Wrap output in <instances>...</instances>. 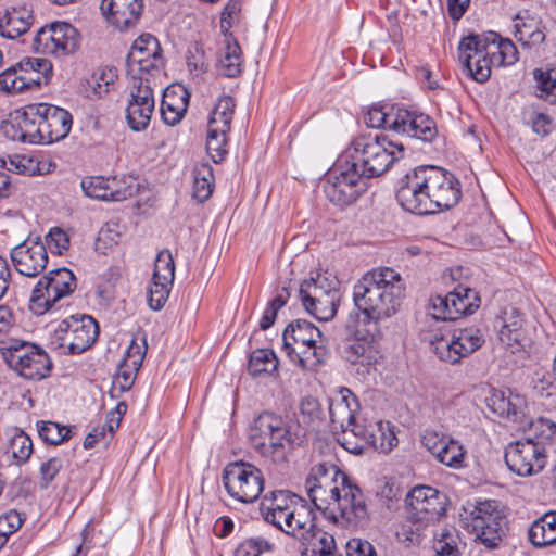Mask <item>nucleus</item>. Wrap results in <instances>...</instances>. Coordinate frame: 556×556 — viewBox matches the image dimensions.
Masks as SVG:
<instances>
[{"label": "nucleus", "instance_id": "nucleus-1", "mask_svg": "<svg viewBox=\"0 0 556 556\" xmlns=\"http://www.w3.org/2000/svg\"><path fill=\"white\" fill-rule=\"evenodd\" d=\"M404 286L401 275L390 267L366 273L353 287V302L361 315L350 345V365L356 374H370L380 357V321L392 317L400 306Z\"/></svg>", "mask_w": 556, "mask_h": 556}, {"label": "nucleus", "instance_id": "nucleus-2", "mask_svg": "<svg viewBox=\"0 0 556 556\" xmlns=\"http://www.w3.org/2000/svg\"><path fill=\"white\" fill-rule=\"evenodd\" d=\"M260 511L263 519L289 536L300 541L306 552L319 543L320 534H328L316 527L315 513L302 497L285 490L274 491L265 496Z\"/></svg>", "mask_w": 556, "mask_h": 556}, {"label": "nucleus", "instance_id": "nucleus-3", "mask_svg": "<svg viewBox=\"0 0 556 556\" xmlns=\"http://www.w3.org/2000/svg\"><path fill=\"white\" fill-rule=\"evenodd\" d=\"M458 60L468 75L478 83L486 81L493 66L513 65L518 60L516 46L496 33L469 35L458 45Z\"/></svg>", "mask_w": 556, "mask_h": 556}, {"label": "nucleus", "instance_id": "nucleus-4", "mask_svg": "<svg viewBox=\"0 0 556 556\" xmlns=\"http://www.w3.org/2000/svg\"><path fill=\"white\" fill-rule=\"evenodd\" d=\"M348 485V475L336 465L319 463L311 468L305 480L306 494L324 518L336 527L344 529L348 525L346 494L340 495L341 488Z\"/></svg>", "mask_w": 556, "mask_h": 556}, {"label": "nucleus", "instance_id": "nucleus-5", "mask_svg": "<svg viewBox=\"0 0 556 556\" xmlns=\"http://www.w3.org/2000/svg\"><path fill=\"white\" fill-rule=\"evenodd\" d=\"M488 407L496 415L518 426L523 431V439L544 448L549 454L556 445V422L552 419L539 417L528 420V405L526 397L510 390H492L486 399Z\"/></svg>", "mask_w": 556, "mask_h": 556}, {"label": "nucleus", "instance_id": "nucleus-6", "mask_svg": "<svg viewBox=\"0 0 556 556\" xmlns=\"http://www.w3.org/2000/svg\"><path fill=\"white\" fill-rule=\"evenodd\" d=\"M403 146L386 136L364 134L350 143V168L357 176L374 178L386 173L403 156Z\"/></svg>", "mask_w": 556, "mask_h": 556}, {"label": "nucleus", "instance_id": "nucleus-7", "mask_svg": "<svg viewBox=\"0 0 556 556\" xmlns=\"http://www.w3.org/2000/svg\"><path fill=\"white\" fill-rule=\"evenodd\" d=\"M250 439L254 450L276 465L288 462L299 440L281 417L267 412L255 419Z\"/></svg>", "mask_w": 556, "mask_h": 556}, {"label": "nucleus", "instance_id": "nucleus-8", "mask_svg": "<svg viewBox=\"0 0 556 556\" xmlns=\"http://www.w3.org/2000/svg\"><path fill=\"white\" fill-rule=\"evenodd\" d=\"M462 525L473 535L475 542L485 548L495 549L502 544L508 531L507 509L494 500L477 502L465 508Z\"/></svg>", "mask_w": 556, "mask_h": 556}, {"label": "nucleus", "instance_id": "nucleus-9", "mask_svg": "<svg viewBox=\"0 0 556 556\" xmlns=\"http://www.w3.org/2000/svg\"><path fill=\"white\" fill-rule=\"evenodd\" d=\"M433 353L448 364H457L477 351L484 342L478 328H465L452 331L447 326H432L424 332Z\"/></svg>", "mask_w": 556, "mask_h": 556}, {"label": "nucleus", "instance_id": "nucleus-10", "mask_svg": "<svg viewBox=\"0 0 556 556\" xmlns=\"http://www.w3.org/2000/svg\"><path fill=\"white\" fill-rule=\"evenodd\" d=\"M355 408L350 406V432L359 440L353 444L350 441V454L361 455L369 450H379L389 453L399 443L394 426L389 421H369L366 414L361 410L357 397L350 391Z\"/></svg>", "mask_w": 556, "mask_h": 556}, {"label": "nucleus", "instance_id": "nucleus-11", "mask_svg": "<svg viewBox=\"0 0 556 556\" xmlns=\"http://www.w3.org/2000/svg\"><path fill=\"white\" fill-rule=\"evenodd\" d=\"M339 286L338 278L327 271L305 279L299 293L306 312L321 321L333 318L340 300Z\"/></svg>", "mask_w": 556, "mask_h": 556}, {"label": "nucleus", "instance_id": "nucleus-12", "mask_svg": "<svg viewBox=\"0 0 556 556\" xmlns=\"http://www.w3.org/2000/svg\"><path fill=\"white\" fill-rule=\"evenodd\" d=\"M0 350L8 366L24 379L38 381L51 371L50 357L35 344L9 340L2 342Z\"/></svg>", "mask_w": 556, "mask_h": 556}, {"label": "nucleus", "instance_id": "nucleus-13", "mask_svg": "<svg viewBox=\"0 0 556 556\" xmlns=\"http://www.w3.org/2000/svg\"><path fill=\"white\" fill-rule=\"evenodd\" d=\"M53 74V65L45 58H25L16 65L0 73V91L16 94L47 85Z\"/></svg>", "mask_w": 556, "mask_h": 556}, {"label": "nucleus", "instance_id": "nucleus-14", "mask_svg": "<svg viewBox=\"0 0 556 556\" xmlns=\"http://www.w3.org/2000/svg\"><path fill=\"white\" fill-rule=\"evenodd\" d=\"M223 483L230 497L240 503H253L264 490V477L254 465L233 462L223 470Z\"/></svg>", "mask_w": 556, "mask_h": 556}, {"label": "nucleus", "instance_id": "nucleus-15", "mask_svg": "<svg viewBox=\"0 0 556 556\" xmlns=\"http://www.w3.org/2000/svg\"><path fill=\"white\" fill-rule=\"evenodd\" d=\"M76 288L72 270L62 267L49 271L35 286L29 308L36 315L47 313L59 300L70 295Z\"/></svg>", "mask_w": 556, "mask_h": 556}, {"label": "nucleus", "instance_id": "nucleus-16", "mask_svg": "<svg viewBox=\"0 0 556 556\" xmlns=\"http://www.w3.org/2000/svg\"><path fill=\"white\" fill-rule=\"evenodd\" d=\"M99 334L97 321L89 315H72L62 320L54 331L58 346L64 353L80 354L91 348Z\"/></svg>", "mask_w": 556, "mask_h": 556}, {"label": "nucleus", "instance_id": "nucleus-17", "mask_svg": "<svg viewBox=\"0 0 556 556\" xmlns=\"http://www.w3.org/2000/svg\"><path fill=\"white\" fill-rule=\"evenodd\" d=\"M419 172L427 197L431 201V214L457 204L462 191L453 174L437 166H419Z\"/></svg>", "mask_w": 556, "mask_h": 556}, {"label": "nucleus", "instance_id": "nucleus-18", "mask_svg": "<svg viewBox=\"0 0 556 556\" xmlns=\"http://www.w3.org/2000/svg\"><path fill=\"white\" fill-rule=\"evenodd\" d=\"M480 306L478 293L459 285L445 296L435 295L430 299V314L439 321L456 320L471 315Z\"/></svg>", "mask_w": 556, "mask_h": 556}, {"label": "nucleus", "instance_id": "nucleus-19", "mask_svg": "<svg viewBox=\"0 0 556 556\" xmlns=\"http://www.w3.org/2000/svg\"><path fill=\"white\" fill-rule=\"evenodd\" d=\"M79 45L77 30L68 23L56 22L41 27L34 38L38 53L63 56L73 53Z\"/></svg>", "mask_w": 556, "mask_h": 556}, {"label": "nucleus", "instance_id": "nucleus-20", "mask_svg": "<svg viewBox=\"0 0 556 556\" xmlns=\"http://www.w3.org/2000/svg\"><path fill=\"white\" fill-rule=\"evenodd\" d=\"M547 457L548 455L544 453L543 447L540 448L523 438L509 443L505 448L507 467L520 477H529L541 472L546 466Z\"/></svg>", "mask_w": 556, "mask_h": 556}, {"label": "nucleus", "instance_id": "nucleus-21", "mask_svg": "<svg viewBox=\"0 0 556 556\" xmlns=\"http://www.w3.org/2000/svg\"><path fill=\"white\" fill-rule=\"evenodd\" d=\"M126 65L134 79L143 77L144 74H150L153 71H160L163 58L157 39L149 34L137 38L127 55Z\"/></svg>", "mask_w": 556, "mask_h": 556}, {"label": "nucleus", "instance_id": "nucleus-22", "mask_svg": "<svg viewBox=\"0 0 556 556\" xmlns=\"http://www.w3.org/2000/svg\"><path fill=\"white\" fill-rule=\"evenodd\" d=\"M130 91L126 108V121L134 131H142L150 125L155 108V98L148 78L138 77Z\"/></svg>", "mask_w": 556, "mask_h": 556}, {"label": "nucleus", "instance_id": "nucleus-23", "mask_svg": "<svg viewBox=\"0 0 556 556\" xmlns=\"http://www.w3.org/2000/svg\"><path fill=\"white\" fill-rule=\"evenodd\" d=\"M408 518L418 523L438 520L444 513L443 502L438 490L428 485H417L405 498Z\"/></svg>", "mask_w": 556, "mask_h": 556}, {"label": "nucleus", "instance_id": "nucleus-24", "mask_svg": "<svg viewBox=\"0 0 556 556\" xmlns=\"http://www.w3.org/2000/svg\"><path fill=\"white\" fill-rule=\"evenodd\" d=\"M396 200L403 210L417 214H431V201L422 185L419 167L409 170L399 182Z\"/></svg>", "mask_w": 556, "mask_h": 556}, {"label": "nucleus", "instance_id": "nucleus-25", "mask_svg": "<svg viewBox=\"0 0 556 556\" xmlns=\"http://www.w3.org/2000/svg\"><path fill=\"white\" fill-rule=\"evenodd\" d=\"M497 338L502 346L515 354L525 350L527 345L523 320L519 311L513 306L504 307L494 320Z\"/></svg>", "mask_w": 556, "mask_h": 556}, {"label": "nucleus", "instance_id": "nucleus-26", "mask_svg": "<svg viewBox=\"0 0 556 556\" xmlns=\"http://www.w3.org/2000/svg\"><path fill=\"white\" fill-rule=\"evenodd\" d=\"M11 261L21 275L36 277L48 264L46 245L39 240L27 238L12 249Z\"/></svg>", "mask_w": 556, "mask_h": 556}, {"label": "nucleus", "instance_id": "nucleus-27", "mask_svg": "<svg viewBox=\"0 0 556 556\" xmlns=\"http://www.w3.org/2000/svg\"><path fill=\"white\" fill-rule=\"evenodd\" d=\"M100 9L110 25L126 30L138 23L143 0H102Z\"/></svg>", "mask_w": 556, "mask_h": 556}, {"label": "nucleus", "instance_id": "nucleus-28", "mask_svg": "<svg viewBox=\"0 0 556 556\" xmlns=\"http://www.w3.org/2000/svg\"><path fill=\"white\" fill-rule=\"evenodd\" d=\"M45 143L59 141L72 127V115L64 109L47 103L37 104Z\"/></svg>", "mask_w": 556, "mask_h": 556}, {"label": "nucleus", "instance_id": "nucleus-29", "mask_svg": "<svg viewBox=\"0 0 556 556\" xmlns=\"http://www.w3.org/2000/svg\"><path fill=\"white\" fill-rule=\"evenodd\" d=\"M190 93L179 84L168 86L162 97L161 115L165 124L174 126L180 123L189 105Z\"/></svg>", "mask_w": 556, "mask_h": 556}, {"label": "nucleus", "instance_id": "nucleus-30", "mask_svg": "<svg viewBox=\"0 0 556 556\" xmlns=\"http://www.w3.org/2000/svg\"><path fill=\"white\" fill-rule=\"evenodd\" d=\"M33 22V10L27 4L7 8L0 14V35L8 39H16L28 31Z\"/></svg>", "mask_w": 556, "mask_h": 556}, {"label": "nucleus", "instance_id": "nucleus-31", "mask_svg": "<svg viewBox=\"0 0 556 556\" xmlns=\"http://www.w3.org/2000/svg\"><path fill=\"white\" fill-rule=\"evenodd\" d=\"M321 338L320 330L307 320L299 319L291 323L285 330L282 340L283 349L290 351L305 346H313Z\"/></svg>", "mask_w": 556, "mask_h": 556}, {"label": "nucleus", "instance_id": "nucleus-32", "mask_svg": "<svg viewBox=\"0 0 556 556\" xmlns=\"http://www.w3.org/2000/svg\"><path fill=\"white\" fill-rule=\"evenodd\" d=\"M528 539L534 547L556 543V511H548L535 519L528 529Z\"/></svg>", "mask_w": 556, "mask_h": 556}, {"label": "nucleus", "instance_id": "nucleus-33", "mask_svg": "<svg viewBox=\"0 0 556 556\" xmlns=\"http://www.w3.org/2000/svg\"><path fill=\"white\" fill-rule=\"evenodd\" d=\"M217 67L219 73L226 77H237L240 75L242 71V51L233 37H225Z\"/></svg>", "mask_w": 556, "mask_h": 556}, {"label": "nucleus", "instance_id": "nucleus-34", "mask_svg": "<svg viewBox=\"0 0 556 556\" xmlns=\"http://www.w3.org/2000/svg\"><path fill=\"white\" fill-rule=\"evenodd\" d=\"M117 79V72L114 67H100L96 70L86 80L84 86L85 96L89 99H100L105 96L110 87Z\"/></svg>", "mask_w": 556, "mask_h": 556}, {"label": "nucleus", "instance_id": "nucleus-35", "mask_svg": "<svg viewBox=\"0 0 556 556\" xmlns=\"http://www.w3.org/2000/svg\"><path fill=\"white\" fill-rule=\"evenodd\" d=\"M409 119L410 122H408L404 132L405 136L428 142L432 141L437 137V125L427 114L410 109Z\"/></svg>", "mask_w": 556, "mask_h": 556}, {"label": "nucleus", "instance_id": "nucleus-36", "mask_svg": "<svg viewBox=\"0 0 556 556\" xmlns=\"http://www.w3.org/2000/svg\"><path fill=\"white\" fill-rule=\"evenodd\" d=\"M514 35L520 43L528 47L542 43L545 39L538 21L529 16L517 15L514 18Z\"/></svg>", "mask_w": 556, "mask_h": 556}, {"label": "nucleus", "instance_id": "nucleus-37", "mask_svg": "<svg viewBox=\"0 0 556 556\" xmlns=\"http://www.w3.org/2000/svg\"><path fill=\"white\" fill-rule=\"evenodd\" d=\"M466 455L464 445L448 435L434 459L448 468L462 469L466 467Z\"/></svg>", "mask_w": 556, "mask_h": 556}, {"label": "nucleus", "instance_id": "nucleus-38", "mask_svg": "<svg viewBox=\"0 0 556 556\" xmlns=\"http://www.w3.org/2000/svg\"><path fill=\"white\" fill-rule=\"evenodd\" d=\"M348 173L345 170L337 173V167L332 168L328 174L327 184L324 187L326 197L330 202L344 208L348 205Z\"/></svg>", "mask_w": 556, "mask_h": 556}, {"label": "nucleus", "instance_id": "nucleus-39", "mask_svg": "<svg viewBox=\"0 0 556 556\" xmlns=\"http://www.w3.org/2000/svg\"><path fill=\"white\" fill-rule=\"evenodd\" d=\"M235 112V101L229 96L218 98L214 109L210 115L207 127L213 131L230 130V125Z\"/></svg>", "mask_w": 556, "mask_h": 556}, {"label": "nucleus", "instance_id": "nucleus-40", "mask_svg": "<svg viewBox=\"0 0 556 556\" xmlns=\"http://www.w3.org/2000/svg\"><path fill=\"white\" fill-rule=\"evenodd\" d=\"M192 175V194L199 202H204L212 195L214 189L213 168L211 165L202 163L193 168Z\"/></svg>", "mask_w": 556, "mask_h": 556}, {"label": "nucleus", "instance_id": "nucleus-41", "mask_svg": "<svg viewBox=\"0 0 556 556\" xmlns=\"http://www.w3.org/2000/svg\"><path fill=\"white\" fill-rule=\"evenodd\" d=\"M23 128L25 132L26 143L40 144L45 143L41 131V121L37 104L28 105L21 110Z\"/></svg>", "mask_w": 556, "mask_h": 556}, {"label": "nucleus", "instance_id": "nucleus-42", "mask_svg": "<svg viewBox=\"0 0 556 556\" xmlns=\"http://www.w3.org/2000/svg\"><path fill=\"white\" fill-rule=\"evenodd\" d=\"M286 352L302 369L309 371L316 370L324 357V350L317 343L313 346L292 348V350Z\"/></svg>", "mask_w": 556, "mask_h": 556}, {"label": "nucleus", "instance_id": "nucleus-43", "mask_svg": "<svg viewBox=\"0 0 556 556\" xmlns=\"http://www.w3.org/2000/svg\"><path fill=\"white\" fill-rule=\"evenodd\" d=\"M278 359L269 349H257L252 352L249 359V372L256 377L263 374H270L277 369Z\"/></svg>", "mask_w": 556, "mask_h": 556}, {"label": "nucleus", "instance_id": "nucleus-44", "mask_svg": "<svg viewBox=\"0 0 556 556\" xmlns=\"http://www.w3.org/2000/svg\"><path fill=\"white\" fill-rule=\"evenodd\" d=\"M139 190V184L132 176L110 177L109 201H124L134 197Z\"/></svg>", "mask_w": 556, "mask_h": 556}, {"label": "nucleus", "instance_id": "nucleus-45", "mask_svg": "<svg viewBox=\"0 0 556 556\" xmlns=\"http://www.w3.org/2000/svg\"><path fill=\"white\" fill-rule=\"evenodd\" d=\"M37 431L39 437L47 443L58 445L71 438L72 430L53 421H38Z\"/></svg>", "mask_w": 556, "mask_h": 556}, {"label": "nucleus", "instance_id": "nucleus-46", "mask_svg": "<svg viewBox=\"0 0 556 556\" xmlns=\"http://www.w3.org/2000/svg\"><path fill=\"white\" fill-rule=\"evenodd\" d=\"M8 452L17 464H24L33 454V441L25 432L16 431L10 439Z\"/></svg>", "mask_w": 556, "mask_h": 556}, {"label": "nucleus", "instance_id": "nucleus-47", "mask_svg": "<svg viewBox=\"0 0 556 556\" xmlns=\"http://www.w3.org/2000/svg\"><path fill=\"white\" fill-rule=\"evenodd\" d=\"M354 516L355 526H364L369 519L366 500L362 490L350 482V515Z\"/></svg>", "mask_w": 556, "mask_h": 556}, {"label": "nucleus", "instance_id": "nucleus-48", "mask_svg": "<svg viewBox=\"0 0 556 556\" xmlns=\"http://www.w3.org/2000/svg\"><path fill=\"white\" fill-rule=\"evenodd\" d=\"M173 282L161 281L152 277L148 288V303L151 309L160 311L168 300Z\"/></svg>", "mask_w": 556, "mask_h": 556}, {"label": "nucleus", "instance_id": "nucleus-49", "mask_svg": "<svg viewBox=\"0 0 556 556\" xmlns=\"http://www.w3.org/2000/svg\"><path fill=\"white\" fill-rule=\"evenodd\" d=\"M533 389L541 396L549 397L556 394V370L539 369L532 378Z\"/></svg>", "mask_w": 556, "mask_h": 556}, {"label": "nucleus", "instance_id": "nucleus-50", "mask_svg": "<svg viewBox=\"0 0 556 556\" xmlns=\"http://www.w3.org/2000/svg\"><path fill=\"white\" fill-rule=\"evenodd\" d=\"M84 193L96 200L109 201L110 177H90L81 180Z\"/></svg>", "mask_w": 556, "mask_h": 556}, {"label": "nucleus", "instance_id": "nucleus-51", "mask_svg": "<svg viewBox=\"0 0 556 556\" xmlns=\"http://www.w3.org/2000/svg\"><path fill=\"white\" fill-rule=\"evenodd\" d=\"M274 551V543L268 540L256 536L244 540L236 548L235 556H261L263 553Z\"/></svg>", "mask_w": 556, "mask_h": 556}, {"label": "nucleus", "instance_id": "nucleus-52", "mask_svg": "<svg viewBox=\"0 0 556 556\" xmlns=\"http://www.w3.org/2000/svg\"><path fill=\"white\" fill-rule=\"evenodd\" d=\"M152 277L161 281H174L175 263L168 250H163L157 254Z\"/></svg>", "mask_w": 556, "mask_h": 556}, {"label": "nucleus", "instance_id": "nucleus-53", "mask_svg": "<svg viewBox=\"0 0 556 556\" xmlns=\"http://www.w3.org/2000/svg\"><path fill=\"white\" fill-rule=\"evenodd\" d=\"M229 130L213 131V128L207 127L206 149L215 163L222 161L227 153V135Z\"/></svg>", "mask_w": 556, "mask_h": 556}, {"label": "nucleus", "instance_id": "nucleus-54", "mask_svg": "<svg viewBox=\"0 0 556 556\" xmlns=\"http://www.w3.org/2000/svg\"><path fill=\"white\" fill-rule=\"evenodd\" d=\"M533 78L540 98H546L556 91V67L535 68L533 71Z\"/></svg>", "mask_w": 556, "mask_h": 556}, {"label": "nucleus", "instance_id": "nucleus-55", "mask_svg": "<svg viewBox=\"0 0 556 556\" xmlns=\"http://www.w3.org/2000/svg\"><path fill=\"white\" fill-rule=\"evenodd\" d=\"M139 368H132L131 364L122 361L113 378V389L121 392L130 390Z\"/></svg>", "mask_w": 556, "mask_h": 556}, {"label": "nucleus", "instance_id": "nucleus-56", "mask_svg": "<svg viewBox=\"0 0 556 556\" xmlns=\"http://www.w3.org/2000/svg\"><path fill=\"white\" fill-rule=\"evenodd\" d=\"M241 2L239 0H230L225 5L220 14V29L225 37H232L229 33L230 28L239 23L241 17Z\"/></svg>", "mask_w": 556, "mask_h": 556}, {"label": "nucleus", "instance_id": "nucleus-57", "mask_svg": "<svg viewBox=\"0 0 556 556\" xmlns=\"http://www.w3.org/2000/svg\"><path fill=\"white\" fill-rule=\"evenodd\" d=\"M23 126L21 110H16L9 119L2 122L1 130L8 139L26 143Z\"/></svg>", "mask_w": 556, "mask_h": 556}, {"label": "nucleus", "instance_id": "nucleus-58", "mask_svg": "<svg viewBox=\"0 0 556 556\" xmlns=\"http://www.w3.org/2000/svg\"><path fill=\"white\" fill-rule=\"evenodd\" d=\"M121 238L119 226L116 223H106L99 231L96 249L103 253L117 244Z\"/></svg>", "mask_w": 556, "mask_h": 556}, {"label": "nucleus", "instance_id": "nucleus-59", "mask_svg": "<svg viewBox=\"0 0 556 556\" xmlns=\"http://www.w3.org/2000/svg\"><path fill=\"white\" fill-rule=\"evenodd\" d=\"M390 105H372L367 109L364 122L371 128L389 129Z\"/></svg>", "mask_w": 556, "mask_h": 556}, {"label": "nucleus", "instance_id": "nucleus-60", "mask_svg": "<svg viewBox=\"0 0 556 556\" xmlns=\"http://www.w3.org/2000/svg\"><path fill=\"white\" fill-rule=\"evenodd\" d=\"M410 109L403 105H390L389 129L404 135L408 122H410Z\"/></svg>", "mask_w": 556, "mask_h": 556}, {"label": "nucleus", "instance_id": "nucleus-61", "mask_svg": "<svg viewBox=\"0 0 556 556\" xmlns=\"http://www.w3.org/2000/svg\"><path fill=\"white\" fill-rule=\"evenodd\" d=\"M147 349L148 345L144 337L140 338V342L137 338H134L122 361L131 364L132 368L140 367L146 356Z\"/></svg>", "mask_w": 556, "mask_h": 556}, {"label": "nucleus", "instance_id": "nucleus-62", "mask_svg": "<svg viewBox=\"0 0 556 556\" xmlns=\"http://www.w3.org/2000/svg\"><path fill=\"white\" fill-rule=\"evenodd\" d=\"M63 467V460L60 457H50L40 465L39 473L40 480L39 485L41 489H47L53 481L56 475Z\"/></svg>", "mask_w": 556, "mask_h": 556}, {"label": "nucleus", "instance_id": "nucleus-63", "mask_svg": "<svg viewBox=\"0 0 556 556\" xmlns=\"http://www.w3.org/2000/svg\"><path fill=\"white\" fill-rule=\"evenodd\" d=\"M46 242L52 252L60 255L70 247V238L61 228L51 229L46 237Z\"/></svg>", "mask_w": 556, "mask_h": 556}, {"label": "nucleus", "instance_id": "nucleus-64", "mask_svg": "<svg viewBox=\"0 0 556 556\" xmlns=\"http://www.w3.org/2000/svg\"><path fill=\"white\" fill-rule=\"evenodd\" d=\"M321 538L319 543L313 544V547L306 552H303L304 556H336L333 554L336 549L334 538L331 534H320Z\"/></svg>", "mask_w": 556, "mask_h": 556}]
</instances>
